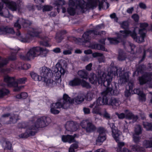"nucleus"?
Segmentation results:
<instances>
[{"instance_id": "obj_8", "label": "nucleus", "mask_w": 152, "mask_h": 152, "mask_svg": "<svg viewBox=\"0 0 152 152\" xmlns=\"http://www.w3.org/2000/svg\"><path fill=\"white\" fill-rule=\"evenodd\" d=\"M4 81L7 84L9 87H16L14 89L15 91H19L21 88L23 87V86H18V84H24L27 81L26 77H23L19 78L17 80V82L15 81L14 78L10 77L8 76H5L4 78Z\"/></svg>"}, {"instance_id": "obj_45", "label": "nucleus", "mask_w": 152, "mask_h": 152, "mask_svg": "<svg viewBox=\"0 0 152 152\" xmlns=\"http://www.w3.org/2000/svg\"><path fill=\"white\" fill-rule=\"evenodd\" d=\"M12 50L13 51L12 52V53H12V54L9 57V58L10 60H14L16 59V53L18 52V50L17 49H14V50L13 49Z\"/></svg>"}, {"instance_id": "obj_11", "label": "nucleus", "mask_w": 152, "mask_h": 152, "mask_svg": "<svg viewBox=\"0 0 152 152\" xmlns=\"http://www.w3.org/2000/svg\"><path fill=\"white\" fill-rule=\"evenodd\" d=\"M116 70L117 72L115 73L114 72L113 73V72H112L111 76H112V77L113 78V75L114 76H118L119 74L120 77L119 81L121 83H123L127 82L129 80V76L128 73H125L122 75V69L121 68L117 69Z\"/></svg>"}, {"instance_id": "obj_3", "label": "nucleus", "mask_w": 152, "mask_h": 152, "mask_svg": "<svg viewBox=\"0 0 152 152\" xmlns=\"http://www.w3.org/2000/svg\"><path fill=\"white\" fill-rule=\"evenodd\" d=\"M147 23H144L140 24V28L139 30V34L140 36H137L135 31H131L129 30L121 31L120 32L121 34H120V37L125 38L128 36L130 35L134 40L137 42L141 43L144 41V38L145 37L146 28L148 26Z\"/></svg>"}, {"instance_id": "obj_21", "label": "nucleus", "mask_w": 152, "mask_h": 152, "mask_svg": "<svg viewBox=\"0 0 152 152\" xmlns=\"http://www.w3.org/2000/svg\"><path fill=\"white\" fill-rule=\"evenodd\" d=\"M42 31L39 28H30L28 31V34L32 37L38 36L41 33Z\"/></svg>"}, {"instance_id": "obj_1", "label": "nucleus", "mask_w": 152, "mask_h": 152, "mask_svg": "<svg viewBox=\"0 0 152 152\" xmlns=\"http://www.w3.org/2000/svg\"><path fill=\"white\" fill-rule=\"evenodd\" d=\"M51 122L50 118L43 116L37 119L34 123L32 122L30 123V125L27 127L26 132L19 135L21 138H26L34 135L36 130L39 128L45 127L48 125Z\"/></svg>"}, {"instance_id": "obj_26", "label": "nucleus", "mask_w": 152, "mask_h": 152, "mask_svg": "<svg viewBox=\"0 0 152 152\" xmlns=\"http://www.w3.org/2000/svg\"><path fill=\"white\" fill-rule=\"evenodd\" d=\"M53 79H49L48 77L45 78L44 80L45 85L50 87H53L57 85V82L53 80Z\"/></svg>"}, {"instance_id": "obj_35", "label": "nucleus", "mask_w": 152, "mask_h": 152, "mask_svg": "<svg viewBox=\"0 0 152 152\" xmlns=\"http://www.w3.org/2000/svg\"><path fill=\"white\" fill-rule=\"evenodd\" d=\"M3 7V4L1 3H0V15L1 16H4L5 17H8L9 15V12L7 10H6L4 12H2Z\"/></svg>"}, {"instance_id": "obj_51", "label": "nucleus", "mask_w": 152, "mask_h": 152, "mask_svg": "<svg viewBox=\"0 0 152 152\" xmlns=\"http://www.w3.org/2000/svg\"><path fill=\"white\" fill-rule=\"evenodd\" d=\"M94 93L92 92H88L86 95V99L88 101L91 100L94 97Z\"/></svg>"}, {"instance_id": "obj_41", "label": "nucleus", "mask_w": 152, "mask_h": 152, "mask_svg": "<svg viewBox=\"0 0 152 152\" xmlns=\"http://www.w3.org/2000/svg\"><path fill=\"white\" fill-rule=\"evenodd\" d=\"M126 56L122 50L119 52V55L118 57V59L119 60L122 61L125 59L126 58Z\"/></svg>"}, {"instance_id": "obj_9", "label": "nucleus", "mask_w": 152, "mask_h": 152, "mask_svg": "<svg viewBox=\"0 0 152 152\" xmlns=\"http://www.w3.org/2000/svg\"><path fill=\"white\" fill-rule=\"evenodd\" d=\"M1 1L6 4L8 8L12 11H16L18 9L20 10L23 8L24 6L23 2L20 0H18L17 3L9 0H1Z\"/></svg>"}, {"instance_id": "obj_27", "label": "nucleus", "mask_w": 152, "mask_h": 152, "mask_svg": "<svg viewBox=\"0 0 152 152\" xmlns=\"http://www.w3.org/2000/svg\"><path fill=\"white\" fill-rule=\"evenodd\" d=\"M82 80L78 77L75 78L74 79L70 81L69 84L72 86H79L80 85Z\"/></svg>"}, {"instance_id": "obj_24", "label": "nucleus", "mask_w": 152, "mask_h": 152, "mask_svg": "<svg viewBox=\"0 0 152 152\" xmlns=\"http://www.w3.org/2000/svg\"><path fill=\"white\" fill-rule=\"evenodd\" d=\"M65 127L68 131H75L77 129V127L73 122L67 121L65 125Z\"/></svg>"}, {"instance_id": "obj_62", "label": "nucleus", "mask_w": 152, "mask_h": 152, "mask_svg": "<svg viewBox=\"0 0 152 152\" xmlns=\"http://www.w3.org/2000/svg\"><path fill=\"white\" fill-rule=\"evenodd\" d=\"M5 148L8 149H11L12 147V145L10 142L8 141L5 142Z\"/></svg>"}, {"instance_id": "obj_37", "label": "nucleus", "mask_w": 152, "mask_h": 152, "mask_svg": "<svg viewBox=\"0 0 152 152\" xmlns=\"http://www.w3.org/2000/svg\"><path fill=\"white\" fill-rule=\"evenodd\" d=\"M143 127L147 130L150 131L152 130V124L151 123L143 122Z\"/></svg>"}, {"instance_id": "obj_7", "label": "nucleus", "mask_w": 152, "mask_h": 152, "mask_svg": "<svg viewBox=\"0 0 152 152\" xmlns=\"http://www.w3.org/2000/svg\"><path fill=\"white\" fill-rule=\"evenodd\" d=\"M20 24L23 25L24 27H26L29 25V21L23 19H19L15 23L14 26L17 28V32L16 33V35L19 36V39L21 42H29L31 39V37L28 34V32L26 37L22 38L21 37L20 32L19 31V29L21 28Z\"/></svg>"}, {"instance_id": "obj_59", "label": "nucleus", "mask_w": 152, "mask_h": 152, "mask_svg": "<svg viewBox=\"0 0 152 152\" xmlns=\"http://www.w3.org/2000/svg\"><path fill=\"white\" fill-rule=\"evenodd\" d=\"M128 23L127 21L123 22L121 25V26L124 29H126L128 28Z\"/></svg>"}, {"instance_id": "obj_18", "label": "nucleus", "mask_w": 152, "mask_h": 152, "mask_svg": "<svg viewBox=\"0 0 152 152\" xmlns=\"http://www.w3.org/2000/svg\"><path fill=\"white\" fill-rule=\"evenodd\" d=\"M125 118L129 120H132L133 123L136 121L138 119V117L135 115L130 110H126L124 111Z\"/></svg>"}, {"instance_id": "obj_58", "label": "nucleus", "mask_w": 152, "mask_h": 152, "mask_svg": "<svg viewBox=\"0 0 152 152\" xmlns=\"http://www.w3.org/2000/svg\"><path fill=\"white\" fill-rule=\"evenodd\" d=\"M8 60L6 59L3 60L1 61H0V68H1L8 63Z\"/></svg>"}, {"instance_id": "obj_60", "label": "nucleus", "mask_w": 152, "mask_h": 152, "mask_svg": "<svg viewBox=\"0 0 152 152\" xmlns=\"http://www.w3.org/2000/svg\"><path fill=\"white\" fill-rule=\"evenodd\" d=\"M27 7L28 10L29 11H33L34 10V6L32 4H28L27 6Z\"/></svg>"}, {"instance_id": "obj_16", "label": "nucleus", "mask_w": 152, "mask_h": 152, "mask_svg": "<svg viewBox=\"0 0 152 152\" xmlns=\"http://www.w3.org/2000/svg\"><path fill=\"white\" fill-rule=\"evenodd\" d=\"M51 72L50 68L45 66L41 67L39 69L40 76L42 78L43 77L44 79L50 76Z\"/></svg>"}, {"instance_id": "obj_43", "label": "nucleus", "mask_w": 152, "mask_h": 152, "mask_svg": "<svg viewBox=\"0 0 152 152\" xmlns=\"http://www.w3.org/2000/svg\"><path fill=\"white\" fill-rule=\"evenodd\" d=\"M119 39V38H108L107 39L109 41L110 44H115L120 42Z\"/></svg>"}, {"instance_id": "obj_29", "label": "nucleus", "mask_w": 152, "mask_h": 152, "mask_svg": "<svg viewBox=\"0 0 152 152\" xmlns=\"http://www.w3.org/2000/svg\"><path fill=\"white\" fill-rule=\"evenodd\" d=\"M103 54L99 53H95L92 54L93 56L95 58L99 57L98 58V60L99 63L104 62V57L103 56Z\"/></svg>"}, {"instance_id": "obj_44", "label": "nucleus", "mask_w": 152, "mask_h": 152, "mask_svg": "<svg viewBox=\"0 0 152 152\" xmlns=\"http://www.w3.org/2000/svg\"><path fill=\"white\" fill-rule=\"evenodd\" d=\"M27 96L28 94L26 92H23L20 94L17 95L16 97L18 99H25L27 97Z\"/></svg>"}, {"instance_id": "obj_49", "label": "nucleus", "mask_w": 152, "mask_h": 152, "mask_svg": "<svg viewBox=\"0 0 152 152\" xmlns=\"http://www.w3.org/2000/svg\"><path fill=\"white\" fill-rule=\"evenodd\" d=\"M138 96V99L140 101L143 102L145 101L146 99V95L143 92Z\"/></svg>"}, {"instance_id": "obj_48", "label": "nucleus", "mask_w": 152, "mask_h": 152, "mask_svg": "<svg viewBox=\"0 0 152 152\" xmlns=\"http://www.w3.org/2000/svg\"><path fill=\"white\" fill-rule=\"evenodd\" d=\"M102 113L103 117L107 120H110L111 118L110 114L109 113L105 110H104Z\"/></svg>"}, {"instance_id": "obj_28", "label": "nucleus", "mask_w": 152, "mask_h": 152, "mask_svg": "<svg viewBox=\"0 0 152 152\" xmlns=\"http://www.w3.org/2000/svg\"><path fill=\"white\" fill-rule=\"evenodd\" d=\"M65 4V2L64 0H58L55 1L54 4L57 6V10L59 12L60 10L61 9L62 6Z\"/></svg>"}, {"instance_id": "obj_46", "label": "nucleus", "mask_w": 152, "mask_h": 152, "mask_svg": "<svg viewBox=\"0 0 152 152\" xmlns=\"http://www.w3.org/2000/svg\"><path fill=\"white\" fill-rule=\"evenodd\" d=\"M145 66L144 65H140L137 68L136 71L134 73V74L137 72L138 74L141 73L144 69Z\"/></svg>"}, {"instance_id": "obj_54", "label": "nucleus", "mask_w": 152, "mask_h": 152, "mask_svg": "<svg viewBox=\"0 0 152 152\" xmlns=\"http://www.w3.org/2000/svg\"><path fill=\"white\" fill-rule=\"evenodd\" d=\"M72 49L71 48H69L67 50H64L63 52V53L64 55H70L72 53Z\"/></svg>"}, {"instance_id": "obj_17", "label": "nucleus", "mask_w": 152, "mask_h": 152, "mask_svg": "<svg viewBox=\"0 0 152 152\" xmlns=\"http://www.w3.org/2000/svg\"><path fill=\"white\" fill-rule=\"evenodd\" d=\"M152 80V72L146 73L139 78V81L140 85L144 84L148 82L151 81Z\"/></svg>"}, {"instance_id": "obj_5", "label": "nucleus", "mask_w": 152, "mask_h": 152, "mask_svg": "<svg viewBox=\"0 0 152 152\" xmlns=\"http://www.w3.org/2000/svg\"><path fill=\"white\" fill-rule=\"evenodd\" d=\"M48 52V50L45 48L40 47H34L29 49L25 56L20 55V57L23 60H29L39 55L41 56H45Z\"/></svg>"}, {"instance_id": "obj_22", "label": "nucleus", "mask_w": 152, "mask_h": 152, "mask_svg": "<svg viewBox=\"0 0 152 152\" xmlns=\"http://www.w3.org/2000/svg\"><path fill=\"white\" fill-rule=\"evenodd\" d=\"M75 134L74 136L70 135H63L62 137V140L64 142H68L69 143L75 142Z\"/></svg>"}, {"instance_id": "obj_23", "label": "nucleus", "mask_w": 152, "mask_h": 152, "mask_svg": "<svg viewBox=\"0 0 152 152\" xmlns=\"http://www.w3.org/2000/svg\"><path fill=\"white\" fill-rule=\"evenodd\" d=\"M0 32L1 34H6L7 33L13 34L15 31L13 29L7 26H2L0 28Z\"/></svg>"}, {"instance_id": "obj_40", "label": "nucleus", "mask_w": 152, "mask_h": 152, "mask_svg": "<svg viewBox=\"0 0 152 152\" xmlns=\"http://www.w3.org/2000/svg\"><path fill=\"white\" fill-rule=\"evenodd\" d=\"M120 133V132L118 130L114 133H112L113 136L117 142L119 141Z\"/></svg>"}, {"instance_id": "obj_31", "label": "nucleus", "mask_w": 152, "mask_h": 152, "mask_svg": "<svg viewBox=\"0 0 152 152\" xmlns=\"http://www.w3.org/2000/svg\"><path fill=\"white\" fill-rule=\"evenodd\" d=\"M66 31H61L59 33L57 34L56 37V41L58 42H61V40L63 39L62 36L66 33Z\"/></svg>"}, {"instance_id": "obj_57", "label": "nucleus", "mask_w": 152, "mask_h": 152, "mask_svg": "<svg viewBox=\"0 0 152 152\" xmlns=\"http://www.w3.org/2000/svg\"><path fill=\"white\" fill-rule=\"evenodd\" d=\"M81 80L82 82L80 85H81L83 87H86L87 88H89L90 87L89 84L88 83L86 82L83 80Z\"/></svg>"}, {"instance_id": "obj_52", "label": "nucleus", "mask_w": 152, "mask_h": 152, "mask_svg": "<svg viewBox=\"0 0 152 152\" xmlns=\"http://www.w3.org/2000/svg\"><path fill=\"white\" fill-rule=\"evenodd\" d=\"M53 8V7L52 6L46 5H45L43 7V11H49L51 10Z\"/></svg>"}, {"instance_id": "obj_34", "label": "nucleus", "mask_w": 152, "mask_h": 152, "mask_svg": "<svg viewBox=\"0 0 152 152\" xmlns=\"http://www.w3.org/2000/svg\"><path fill=\"white\" fill-rule=\"evenodd\" d=\"M91 48L93 49L101 50L103 51H107L103 45L100 44H95L92 45Z\"/></svg>"}, {"instance_id": "obj_53", "label": "nucleus", "mask_w": 152, "mask_h": 152, "mask_svg": "<svg viewBox=\"0 0 152 152\" xmlns=\"http://www.w3.org/2000/svg\"><path fill=\"white\" fill-rule=\"evenodd\" d=\"M138 135L134 134L133 135V141L135 143L138 142L140 141V137Z\"/></svg>"}, {"instance_id": "obj_55", "label": "nucleus", "mask_w": 152, "mask_h": 152, "mask_svg": "<svg viewBox=\"0 0 152 152\" xmlns=\"http://www.w3.org/2000/svg\"><path fill=\"white\" fill-rule=\"evenodd\" d=\"M110 128H111L112 133H114L115 132L116 130H117V128L115 126L114 124L110 123L109 124Z\"/></svg>"}, {"instance_id": "obj_30", "label": "nucleus", "mask_w": 152, "mask_h": 152, "mask_svg": "<svg viewBox=\"0 0 152 152\" xmlns=\"http://www.w3.org/2000/svg\"><path fill=\"white\" fill-rule=\"evenodd\" d=\"M78 76L83 79H87L88 77V73L85 70H81L79 71L78 72Z\"/></svg>"}, {"instance_id": "obj_36", "label": "nucleus", "mask_w": 152, "mask_h": 152, "mask_svg": "<svg viewBox=\"0 0 152 152\" xmlns=\"http://www.w3.org/2000/svg\"><path fill=\"white\" fill-rule=\"evenodd\" d=\"M30 75L32 78L34 80L40 81L41 80L42 77L34 72H31Z\"/></svg>"}, {"instance_id": "obj_2", "label": "nucleus", "mask_w": 152, "mask_h": 152, "mask_svg": "<svg viewBox=\"0 0 152 152\" xmlns=\"http://www.w3.org/2000/svg\"><path fill=\"white\" fill-rule=\"evenodd\" d=\"M112 81L111 77L108 76L107 77L106 80L103 83V85L107 88L106 91L102 92V94L103 96L102 98L99 97L96 100V104L98 106L108 104V99L107 96L110 95L114 94V91L117 90L115 84L113 83L111 84Z\"/></svg>"}, {"instance_id": "obj_15", "label": "nucleus", "mask_w": 152, "mask_h": 152, "mask_svg": "<svg viewBox=\"0 0 152 152\" xmlns=\"http://www.w3.org/2000/svg\"><path fill=\"white\" fill-rule=\"evenodd\" d=\"M89 1H90L91 3H93L94 2H96V3L95 6L92 9H93L94 7H96V5L99 4V10H100L102 9H107L109 6V4L106 1V0H102L101 2H100L98 0H87V2L86 3L85 2V5L87 4Z\"/></svg>"}, {"instance_id": "obj_50", "label": "nucleus", "mask_w": 152, "mask_h": 152, "mask_svg": "<svg viewBox=\"0 0 152 152\" xmlns=\"http://www.w3.org/2000/svg\"><path fill=\"white\" fill-rule=\"evenodd\" d=\"M18 118L17 115H13L10 118V123H14L16 122Z\"/></svg>"}, {"instance_id": "obj_56", "label": "nucleus", "mask_w": 152, "mask_h": 152, "mask_svg": "<svg viewBox=\"0 0 152 152\" xmlns=\"http://www.w3.org/2000/svg\"><path fill=\"white\" fill-rule=\"evenodd\" d=\"M115 115L117 116L118 118L120 119H122L125 118V113H121L119 114L118 113H116Z\"/></svg>"}, {"instance_id": "obj_42", "label": "nucleus", "mask_w": 152, "mask_h": 152, "mask_svg": "<svg viewBox=\"0 0 152 152\" xmlns=\"http://www.w3.org/2000/svg\"><path fill=\"white\" fill-rule=\"evenodd\" d=\"M9 91L6 88H2L0 90V97L7 95L9 93Z\"/></svg>"}, {"instance_id": "obj_25", "label": "nucleus", "mask_w": 152, "mask_h": 152, "mask_svg": "<svg viewBox=\"0 0 152 152\" xmlns=\"http://www.w3.org/2000/svg\"><path fill=\"white\" fill-rule=\"evenodd\" d=\"M85 98V96L83 94H80L75 97L73 99H71L70 98V99L72 101V102L70 103L69 104L72 103L74 101L77 104H80L84 100Z\"/></svg>"}, {"instance_id": "obj_32", "label": "nucleus", "mask_w": 152, "mask_h": 152, "mask_svg": "<svg viewBox=\"0 0 152 152\" xmlns=\"http://www.w3.org/2000/svg\"><path fill=\"white\" fill-rule=\"evenodd\" d=\"M92 112L93 114L99 115L101 116L102 115L101 109L98 106H95V107L93 109Z\"/></svg>"}, {"instance_id": "obj_20", "label": "nucleus", "mask_w": 152, "mask_h": 152, "mask_svg": "<svg viewBox=\"0 0 152 152\" xmlns=\"http://www.w3.org/2000/svg\"><path fill=\"white\" fill-rule=\"evenodd\" d=\"M121 102L118 98H112L109 100L108 104L112 106L114 109H115L121 104Z\"/></svg>"}, {"instance_id": "obj_61", "label": "nucleus", "mask_w": 152, "mask_h": 152, "mask_svg": "<svg viewBox=\"0 0 152 152\" xmlns=\"http://www.w3.org/2000/svg\"><path fill=\"white\" fill-rule=\"evenodd\" d=\"M31 67V65L29 64H23V66H21V68L23 69L27 70Z\"/></svg>"}, {"instance_id": "obj_64", "label": "nucleus", "mask_w": 152, "mask_h": 152, "mask_svg": "<svg viewBox=\"0 0 152 152\" xmlns=\"http://www.w3.org/2000/svg\"><path fill=\"white\" fill-rule=\"evenodd\" d=\"M110 17L112 19H114V21L116 22H117L118 19L116 16V14L115 13H113L110 15Z\"/></svg>"}, {"instance_id": "obj_6", "label": "nucleus", "mask_w": 152, "mask_h": 152, "mask_svg": "<svg viewBox=\"0 0 152 152\" xmlns=\"http://www.w3.org/2000/svg\"><path fill=\"white\" fill-rule=\"evenodd\" d=\"M72 102L69 96L66 94L63 95V98L58 100L56 103L52 104L51 106L50 112L54 114H57L59 113V111L56 109L62 108L67 109L69 106L70 103Z\"/></svg>"}, {"instance_id": "obj_4", "label": "nucleus", "mask_w": 152, "mask_h": 152, "mask_svg": "<svg viewBox=\"0 0 152 152\" xmlns=\"http://www.w3.org/2000/svg\"><path fill=\"white\" fill-rule=\"evenodd\" d=\"M91 2L89 1L87 4L85 5L83 0H69V7L67 8V11L70 15H74L75 14V8L79 7L82 10L84 9L88 10L92 8L96 3V1Z\"/></svg>"}, {"instance_id": "obj_39", "label": "nucleus", "mask_w": 152, "mask_h": 152, "mask_svg": "<svg viewBox=\"0 0 152 152\" xmlns=\"http://www.w3.org/2000/svg\"><path fill=\"white\" fill-rule=\"evenodd\" d=\"M123 44L125 47L127 46V47L131 49L132 51H133L135 48V46L134 45L129 42H124Z\"/></svg>"}, {"instance_id": "obj_19", "label": "nucleus", "mask_w": 152, "mask_h": 152, "mask_svg": "<svg viewBox=\"0 0 152 152\" xmlns=\"http://www.w3.org/2000/svg\"><path fill=\"white\" fill-rule=\"evenodd\" d=\"M99 134L96 139V142H102L106 139V134L104 129L103 128H100L98 129Z\"/></svg>"}, {"instance_id": "obj_47", "label": "nucleus", "mask_w": 152, "mask_h": 152, "mask_svg": "<svg viewBox=\"0 0 152 152\" xmlns=\"http://www.w3.org/2000/svg\"><path fill=\"white\" fill-rule=\"evenodd\" d=\"M78 143L72 144L69 149V152H75V149L78 147Z\"/></svg>"}, {"instance_id": "obj_63", "label": "nucleus", "mask_w": 152, "mask_h": 152, "mask_svg": "<svg viewBox=\"0 0 152 152\" xmlns=\"http://www.w3.org/2000/svg\"><path fill=\"white\" fill-rule=\"evenodd\" d=\"M125 143L123 142H118V152L121 151L122 148L124 145Z\"/></svg>"}, {"instance_id": "obj_13", "label": "nucleus", "mask_w": 152, "mask_h": 152, "mask_svg": "<svg viewBox=\"0 0 152 152\" xmlns=\"http://www.w3.org/2000/svg\"><path fill=\"white\" fill-rule=\"evenodd\" d=\"M111 74L112 72H108L107 76H106L105 74L103 75V77L98 78L96 75L93 74L91 75V77L89 78V80L90 82L92 84H94L96 83L97 81H98L99 83H102L103 84L104 82L106 80L107 76H109L112 78V76H111Z\"/></svg>"}, {"instance_id": "obj_14", "label": "nucleus", "mask_w": 152, "mask_h": 152, "mask_svg": "<svg viewBox=\"0 0 152 152\" xmlns=\"http://www.w3.org/2000/svg\"><path fill=\"white\" fill-rule=\"evenodd\" d=\"M91 33H93L95 35H99L101 34V32L98 31L96 29L89 30L85 32L83 35L82 41L84 42H89L90 39L89 35Z\"/></svg>"}, {"instance_id": "obj_10", "label": "nucleus", "mask_w": 152, "mask_h": 152, "mask_svg": "<svg viewBox=\"0 0 152 152\" xmlns=\"http://www.w3.org/2000/svg\"><path fill=\"white\" fill-rule=\"evenodd\" d=\"M55 70L56 72L54 76L52 78L55 80L57 83H60L61 82V77L62 75H64L65 71L60 64H57Z\"/></svg>"}, {"instance_id": "obj_38", "label": "nucleus", "mask_w": 152, "mask_h": 152, "mask_svg": "<svg viewBox=\"0 0 152 152\" xmlns=\"http://www.w3.org/2000/svg\"><path fill=\"white\" fill-rule=\"evenodd\" d=\"M134 134L139 135L142 133L141 127L140 125H137L134 128Z\"/></svg>"}, {"instance_id": "obj_33", "label": "nucleus", "mask_w": 152, "mask_h": 152, "mask_svg": "<svg viewBox=\"0 0 152 152\" xmlns=\"http://www.w3.org/2000/svg\"><path fill=\"white\" fill-rule=\"evenodd\" d=\"M143 144V146L146 148L152 147V137L148 140H145Z\"/></svg>"}, {"instance_id": "obj_12", "label": "nucleus", "mask_w": 152, "mask_h": 152, "mask_svg": "<svg viewBox=\"0 0 152 152\" xmlns=\"http://www.w3.org/2000/svg\"><path fill=\"white\" fill-rule=\"evenodd\" d=\"M80 125L87 133H90L95 131L96 127L92 123L88 120H83L81 123Z\"/></svg>"}]
</instances>
